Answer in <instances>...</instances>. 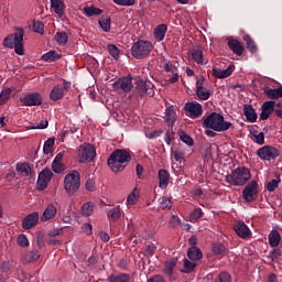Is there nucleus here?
<instances>
[{
  "instance_id": "2eb2a0df",
  "label": "nucleus",
  "mask_w": 282,
  "mask_h": 282,
  "mask_svg": "<svg viewBox=\"0 0 282 282\" xmlns=\"http://www.w3.org/2000/svg\"><path fill=\"white\" fill-rule=\"evenodd\" d=\"M22 102L23 105H25V107H39V105L43 104V98L41 97V94L33 93V94L26 95L22 99Z\"/></svg>"
},
{
  "instance_id": "4c0bfd02",
  "label": "nucleus",
  "mask_w": 282,
  "mask_h": 282,
  "mask_svg": "<svg viewBox=\"0 0 282 282\" xmlns=\"http://www.w3.org/2000/svg\"><path fill=\"white\" fill-rule=\"evenodd\" d=\"M99 25L104 30V32H110L111 31V18H109L108 15L102 17L99 20Z\"/></svg>"
},
{
  "instance_id": "bb28decb",
  "label": "nucleus",
  "mask_w": 282,
  "mask_h": 282,
  "mask_svg": "<svg viewBox=\"0 0 282 282\" xmlns=\"http://www.w3.org/2000/svg\"><path fill=\"white\" fill-rule=\"evenodd\" d=\"M196 268H197V261L188 260L185 258L183 260V269H181V272H183V274H191V272H195Z\"/></svg>"
},
{
  "instance_id": "774afa93",
  "label": "nucleus",
  "mask_w": 282,
  "mask_h": 282,
  "mask_svg": "<svg viewBox=\"0 0 282 282\" xmlns=\"http://www.w3.org/2000/svg\"><path fill=\"white\" fill-rule=\"evenodd\" d=\"M148 282H166V281L164 280V276L156 274V275L150 278L148 280Z\"/></svg>"
},
{
  "instance_id": "37998d69",
  "label": "nucleus",
  "mask_w": 282,
  "mask_h": 282,
  "mask_svg": "<svg viewBox=\"0 0 282 282\" xmlns=\"http://www.w3.org/2000/svg\"><path fill=\"white\" fill-rule=\"evenodd\" d=\"M12 96V89L4 88L2 89L0 94V105H6L10 100V97Z\"/></svg>"
},
{
  "instance_id": "393cba45",
  "label": "nucleus",
  "mask_w": 282,
  "mask_h": 282,
  "mask_svg": "<svg viewBox=\"0 0 282 282\" xmlns=\"http://www.w3.org/2000/svg\"><path fill=\"white\" fill-rule=\"evenodd\" d=\"M159 186L160 188H166L171 180V174L166 170H159Z\"/></svg>"
},
{
  "instance_id": "2f4dec72",
  "label": "nucleus",
  "mask_w": 282,
  "mask_h": 282,
  "mask_svg": "<svg viewBox=\"0 0 282 282\" xmlns=\"http://www.w3.org/2000/svg\"><path fill=\"white\" fill-rule=\"evenodd\" d=\"M109 282H131V275L127 273L111 274L108 276Z\"/></svg>"
},
{
  "instance_id": "f8f14e48",
  "label": "nucleus",
  "mask_w": 282,
  "mask_h": 282,
  "mask_svg": "<svg viewBox=\"0 0 282 282\" xmlns=\"http://www.w3.org/2000/svg\"><path fill=\"white\" fill-rule=\"evenodd\" d=\"M257 195H259V184L257 181H251L248 185L245 186L242 191V197L248 203L254 202L257 199Z\"/></svg>"
},
{
  "instance_id": "72a5a7b5",
  "label": "nucleus",
  "mask_w": 282,
  "mask_h": 282,
  "mask_svg": "<svg viewBox=\"0 0 282 282\" xmlns=\"http://www.w3.org/2000/svg\"><path fill=\"white\" fill-rule=\"evenodd\" d=\"M61 54L56 53V51H50L42 55V61L54 63L59 61Z\"/></svg>"
},
{
  "instance_id": "4468645a",
  "label": "nucleus",
  "mask_w": 282,
  "mask_h": 282,
  "mask_svg": "<svg viewBox=\"0 0 282 282\" xmlns=\"http://www.w3.org/2000/svg\"><path fill=\"white\" fill-rule=\"evenodd\" d=\"M234 230L236 235L240 237V239H250V237H252V231L243 221L235 223Z\"/></svg>"
},
{
  "instance_id": "1a4fd4ad",
  "label": "nucleus",
  "mask_w": 282,
  "mask_h": 282,
  "mask_svg": "<svg viewBox=\"0 0 282 282\" xmlns=\"http://www.w3.org/2000/svg\"><path fill=\"white\" fill-rule=\"evenodd\" d=\"M257 155L260 158V160L270 162V160H276V158L281 155V151L272 145H263L257 150Z\"/></svg>"
},
{
  "instance_id": "c85d7f7f",
  "label": "nucleus",
  "mask_w": 282,
  "mask_h": 282,
  "mask_svg": "<svg viewBox=\"0 0 282 282\" xmlns=\"http://www.w3.org/2000/svg\"><path fill=\"white\" fill-rule=\"evenodd\" d=\"M265 96L270 98L271 100H279V98H282V86L278 88H267L264 89Z\"/></svg>"
},
{
  "instance_id": "69168bd1",
  "label": "nucleus",
  "mask_w": 282,
  "mask_h": 282,
  "mask_svg": "<svg viewBox=\"0 0 282 282\" xmlns=\"http://www.w3.org/2000/svg\"><path fill=\"white\" fill-rule=\"evenodd\" d=\"M278 186H279V181L272 180L271 182H269V183L267 184V189H268L270 193H272V192L275 191V188H276Z\"/></svg>"
},
{
  "instance_id": "bf43d9fd",
  "label": "nucleus",
  "mask_w": 282,
  "mask_h": 282,
  "mask_svg": "<svg viewBox=\"0 0 282 282\" xmlns=\"http://www.w3.org/2000/svg\"><path fill=\"white\" fill-rule=\"evenodd\" d=\"M281 256H282V252H281V249H279V248L273 249V250L270 252V259H271V261H279V259H281Z\"/></svg>"
},
{
  "instance_id": "052dcab7",
  "label": "nucleus",
  "mask_w": 282,
  "mask_h": 282,
  "mask_svg": "<svg viewBox=\"0 0 282 282\" xmlns=\"http://www.w3.org/2000/svg\"><path fill=\"white\" fill-rule=\"evenodd\" d=\"M52 171H54V173H63V171H65V165L63 163L53 162Z\"/></svg>"
},
{
  "instance_id": "f257e3e1",
  "label": "nucleus",
  "mask_w": 282,
  "mask_h": 282,
  "mask_svg": "<svg viewBox=\"0 0 282 282\" xmlns=\"http://www.w3.org/2000/svg\"><path fill=\"white\" fill-rule=\"evenodd\" d=\"M131 162V154L126 150L113 151L108 159V166L113 173L124 171L127 164Z\"/></svg>"
},
{
  "instance_id": "3c124183",
  "label": "nucleus",
  "mask_w": 282,
  "mask_h": 282,
  "mask_svg": "<svg viewBox=\"0 0 282 282\" xmlns=\"http://www.w3.org/2000/svg\"><path fill=\"white\" fill-rule=\"evenodd\" d=\"M227 251L228 249H226V246L221 243L213 245V252L215 254H220V257H224V254H226Z\"/></svg>"
},
{
  "instance_id": "4be33fe9",
  "label": "nucleus",
  "mask_w": 282,
  "mask_h": 282,
  "mask_svg": "<svg viewBox=\"0 0 282 282\" xmlns=\"http://www.w3.org/2000/svg\"><path fill=\"white\" fill-rule=\"evenodd\" d=\"M41 257V253H39L36 250L25 251L21 256L22 263L24 265H28V263H32L33 261H39Z\"/></svg>"
},
{
  "instance_id": "338daca9",
  "label": "nucleus",
  "mask_w": 282,
  "mask_h": 282,
  "mask_svg": "<svg viewBox=\"0 0 282 282\" xmlns=\"http://www.w3.org/2000/svg\"><path fill=\"white\" fill-rule=\"evenodd\" d=\"M273 111L278 118L282 119V104L274 105Z\"/></svg>"
},
{
  "instance_id": "ea45409f",
  "label": "nucleus",
  "mask_w": 282,
  "mask_h": 282,
  "mask_svg": "<svg viewBox=\"0 0 282 282\" xmlns=\"http://www.w3.org/2000/svg\"><path fill=\"white\" fill-rule=\"evenodd\" d=\"M243 41L247 44V50H249V52H251V54H254V52H257V43L254 42V40H252V37H250V35H245Z\"/></svg>"
},
{
  "instance_id": "79ce46f5",
  "label": "nucleus",
  "mask_w": 282,
  "mask_h": 282,
  "mask_svg": "<svg viewBox=\"0 0 282 282\" xmlns=\"http://www.w3.org/2000/svg\"><path fill=\"white\" fill-rule=\"evenodd\" d=\"M82 215L84 217H90V215H94V204L93 203H85L82 206Z\"/></svg>"
},
{
  "instance_id": "c756f323",
  "label": "nucleus",
  "mask_w": 282,
  "mask_h": 282,
  "mask_svg": "<svg viewBox=\"0 0 282 282\" xmlns=\"http://www.w3.org/2000/svg\"><path fill=\"white\" fill-rule=\"evenodd\" d=\"M187 257L191 261H202L204 254H202V250L197 247H191L187 251Z\"/></svg>"
},
{
  "instance_id": "c9c22d12",
  "label": "nucleus",
  "mask_w": 282,
  "mask_h": 282,
  "mask_svg": "<svg viewBox=\"0 0 282 282\" xmlns=\"http://www.w3.org/2000/svg\"><path fill=\"white\" fill-rule=\"evenodd\" d=\"M175 265H177V261L174 259L169 260L164 263L163 272L164 274H167V276H171L173 274V271L175 270Z\"/></svg>"
},
{
  "instance_id": "a18cd8bd",
  "label": "nucleus",
  "mask_w": 282,
  "mask_h": 282,
  "mask_svg": "<svg viewBox=\"0 0 282 282\" xmlns=\"http://www.w3.org/2000/svg\"><path fill=\"white\" fill-rule=\"evenodd\" d=\"M55 41L58 45H65L68 41L67 33L65 31H59L55 34Z\"/></svg>"
},
{
  "instance_id": "7c9ffc66",
  "label": "nucleus",
  "mask_w": 282,
  "mask_h": 282,
  "mask_svg": "<svg viewBox=\"0 0 282 282\" xmlns=\"http://www.w3.org/2000/svg\"><path fill=\"white\" fill-rule=\"evenodd\" d=\"M166 30H169V28L166 26V24H159L155 29H154V39L156 41H164V36H166Z\"/></svg>"
},
{
  "instance_id": "6e6552de",
  "label": "nucleus",
  "mask_w": 282,
  "mask_h": 282,
  "mask_svg": "<svg viewBox=\"0 0 282 282\" xmlns=\"http://www.w3.org/2000/svg\"><path fill=\"white\" fill-rule=\"evenodd\" d=\"M69 89H72V84L67 80H63L62 84L55 85L50 93L51 100H53L54 102H56L57 100H62V98L65 97V94H67Z\"/></svg>"
},
{
  "instance_id": "7ed1b4c3",
  "label": "nucleus",
  "mask_w": 282,
  "mask_h": 282,
  "mask_svg": "<svg viewBox=\"0 0 282 282\" xmlns=\"http://www.w3.org/2000/svg\"><path fill=\"white\" fill-rule=\"evenodd\" d=\"M204 127L206 129H213V131L221 132V131H228V129L232 127V123L225 121L224 116L217 112H212L204 120Z\"/></svg>"
},
{
  "instance_id": "6ab92c4d",
  "label": "nucleus",
  "mask_w": 282,
  "mask_h": 282,
  "mask_svg": "<svg viewBox=\"0 0 282 282\" xmlns=\"http://www.w3.org/2000/svg\"><path fill=\"white\" fill-rule=\"evenodd\" d=\"M120 217H122V208L120 207V205L112 207L107 213V219L110 224H116L120 221Z\"/></svg>"
},
{
  "instance_id": "a19ab883",
  "label": "nucleus",
  "mask_w": 282,
  "mask_h": 282,
  "mask_svg": "<svg viewBox=\"0 0 282 282\" xmlns=\"http://www.w3.org/2000/svg\"><path fill=\"white\" fill-rule=\"evenodd\" d=\"M173 207V203L171 202V197L169 196H163L160 198V208L162 210H171V208Z\"/></svg>"
},
{
  "instance_id": "6e6d98bb",
  "label": "nucleus",
  "mask_w": 282,
  "mask_h": 282,
  "mask_svg": "<svg viewBox=\"0 0 282 282\" xmlns=\"http://www.w3.org/2000/svg\"><path fill=\"white\" fill-rule=\"evenodd\" d=\"M52 149H54V139H48L44 142L43 151L45 155H50V153L52 152Z\"/></svg>"
},
{
  "instance_id": "ddd939ff",
  "label": "nucleus",
  "mask_w": 282,
  "mask_h": 282,
  "mask_svg": "<svg viewBox=\"0 0 282 282\" xmlns=\"http://www.w3.org/2000/svg\"><path fill=\"white\" fill-rule=\"evenodd\" d=\"M54 173L50 169H44L37 176V191H45Z\"/></svg>"
},
{
  "instance_id": "a211bd4d",
  "label": "nucleus",
  "mask_w": 282,
  "mask_h": 282,
  "mask_svg": "<svg viewBox=\"0 0 282 282\" xmlns=\"http://www.w3.org/2000/svg\"><path fill=\"white\" fill-rule=\"evenodd\" d=\"M39 224V213L34 212L33 214L28 215L22 221V228L24 230H30Z\"/></svg>"
},
{
  "instance_id": "e433bc0d",
  "label": "nucleus",
  "mask_w": 282,
  "mask_h": 282,
  "mask_svg": "<svg viewBox=\"0 0 282 282\" xmlns=\"http://www.w3.org/2000/svg\"><path fill=\"white\" fill-rule=\"evenodd\" d=\"M139 197H140V189L134 187L131 194L127 198V204H129V206H134V204L138 203Z\"/></svg>"
},
{
  "instance_id": "cd10ccee",
  "label": "nucleus",
  "mask_w": 282,
  "mask_h": 282,
  "mask_svg": "<svg viewBox=\"0 0 282 282\" xmlns=\"http://www.w3.org/2000/svg\"><path fill=\"white\" fill-rule=\"evenodd\" d=\"M177 115L175 113V107L170 106L165 109V121L167 122L169 127H173L175 124V120Z\"/></svg>"
},
{
  "instance_id": "13d9d810",
  "label": "nucleus",
  "mask_w": 282,
  "mask_h": 282,
  "mask_svg": "<svg viewBox=\"0 0 282 282\" xmlns=\"http://www.w3.org/2000/svg\"><path fill=\"white\" fill-rule=\"evenodd\" d=\"M18 246H21V248H28V246H30V241L25 235H20L18 237Z\"/></svg>"
},
{
  "instance_id": "864d4df0",
  "label": "nucleus",
  "mask_w": 282,
  "mask_h": 282,
  "mask_svg": "<svg viewBox=\"0 0 282 282\" xmlns=\"http://www.w3.org/2000/svg\"><path fill=\"white\" fill-rule=\"evenodd\" d=\"M33 32L37 34H45V25L41 21L33 22Z\"/></svg>"
},
{
  "instance_id": "09e8293b",
  "label": "nucleus",
  "mask_w": 282,
  "mask_h": 282,
  "mask_svg": "<svg viewBox=\"0 0 282 282\" xmlns=\"http://www.w3.org/2000/svg\"><path fill=\"white\" fill-rule=\"evenodd\" d=\"M178 135L182 142H184L188 147H193V144H195V141H193V138H191V135H188L185 131H180Z\"/></svg>"
},
{
  "instance_id": "f3484780",
  "label": "nucleus",
  "mask_w": 282,
  "mask_h": 282,
  "mask_svg": "<svg viewBox=\"0 0 282 282\" xmlns=\"http://www.w3.org/2000/svg\"><path fill=\"white\" fill-rule=\"evenodd\" d=\"M274 105H276L275 101H265L262 104L260 120H268L270 118V115L274 112Z\"/></svg>"
},
{
  "instance_id": "aec40b11",
  "label": "nucleus",
  "mask_w": 282,
  "mask_h": 282,
  "mask_svg": "<svg viewBox=\"0 0 282 282\" xmlns=\"http://www.w3.org/2000/svg\"><path fill=\"white\" fill-rule=\"evenodd\" d=\"M213 74L215 76V78H228L230 76H232V73L235 72V66L234 65H229L226 69H220V68H213Z\"/></svg>"
},
{
  "instance_id": "4d7b16f0",
  "label": "nucleus",
  "mask_w": 282,
  "mask_h": 282,
  "mask_svg": "<svg viewBox=\"0 0 282 282\" xmlns=\"http://www.w3.org/2000/svg\"><path fill=\"white\" fill-rule=\"evenodd\" d=\"M172 155L176 162H184V151L182 150H175L172 152Z\"/></svg>"
},
{
  "instance_id": "49530a36",
  "label": "nucleus",
  "mask_w": 282,
  "mask_h": 282,
  "mask_svg": "<svg viewBox=\"0 0 282 282\" xmlns=\"http://www.w3.org/2000/svg\"><path fill=\"white\" fill-rule=\"evenodd\" d=\"M202 217H204V212L197 207L189 214V221H199Z\"/></svg>"
},
{
  "instance_id": "8fccbe9b",
  "label": "nucleus",
  "mask_w": 282,
  "mask_h": 282,
  "mask_svg": "<svg viewBox=\"0 0 282 282\" xmlns=\"http://www.w3.org/2000/svg\"><path fill=\"white\" fill-rule=\"evenodd\" d=\"M18 173H23L24 175H30L32 173V167L28 165V163H19L17 165Z\"/></svg>"
},
{
  "instance_id": "9b49d317",
  "label": "nucleus",
  "mask_w": 282,
  "mask_h": 282,
  "mask_svg": "<svg viewBox=\"0 0 282 282\" xmlns=\"http://www.w3.org/2000/svg\"><path fill=\"white\" fill-rule=\"evenodd\" d=\"M96 158V148L89 143H84L79 151V162L85 164V162H91Z\"/></svg>"
},
{
  "instance_id": "680f3d73",
  "label": "nucleus",
  "mask_w": 282,
  "mask_h": 282,
  "mask_svg": "<svg viewBox=\"0 0 282 282\" xmlns=\"http://www.w3.org/2000/svg\"><path fill=\"white\" fill-rule=\"evenodd\" d=\"M117 6L131 7L135 6V0H113Z\"/></svg>"
},
{
  "instance_id": "39448f33",
  "label": "nucleus",
  "mask_w": 282,
  "mask_h": 282,
  "mask_svg": "<svg viewBox=\"0 0 282 282\" xmlns=\"http://www.w3.org/2000/svg\"><path fill=\"white\" fill-rule=\"evenodd\" d=\"M153 50V43L144 40H139L132 44L131 54L134 58H147Z\"/></svg>"
},
{
  "instance_id": "5fc2aeb1",
  "label": "nucleus",
  "mask_w": 282,
  "mask_h": 282,
  "mask_svg": "<svg viewBox=\"0 0 282 282\" xmlns=\"http://www.w3.org/2000/svg\"><path fill=\"white\" fill-rule=\"evenodd\" d=\"M253 142H256V144H260V147H263V144H265V134L263 132L253 134Z\"/></svg>"
},
{
  "instance_id": "5701e85b",
  "label": "nucleus",
  "mask_w": 282,
  "mask_h": 282,
  "mask_svg": "<svg viewBox=\"0 0 282 282\" xmlns=\"http://www.w3.org/2000/svg\"><path fill=\"white\" fill-rule=\"evenodd\" d=\"M51 10L61 19L65 14V2L63 0H51Z\"/></svg>"
},
{
  "instance_id": "20e7f679",
  "label": "nucleus",
  "mask_w": 282,
  "mask_h": 282,
  "mask_svg": "<svg viewBox=\"0 0 282 282\" xmlns=\"http://www.w3.org/2000/svg\"><path fill=\"white\" fill-rule=\"evenodd\" d=\"M251 174L248 167H238L226 176V182L231 186H243L250 180Z\"/></svg>"
},
{
  "instance_id": "0eeeda50",
  "label": "nucleus",
  "mask_w": 282,
  "mask_h": 282,
  "mask_svg": "<svg viewBox=\"0 0 282 282\" xmlns=\"http://www.w3.org/2000/svg\"><path fill=\"white\" fill-rule=\"evenodd\" d=\"M112 89L117 91V94H129V91L133 89V77L127 76L119 78L112 84Z\"/></svg>"
},
{
  "instance_id": "f704fd0d",
  "label": "nucleus",
  "mask_w": 282,
  "mask_h": 282,
  "mask_svg": "<svg viewBox=\"0 0 282 282\" xmlns=\"http://www.w3.org/2000/svg\"><path fill=\"white\" fill-rule=\"evenodd\" d=\"M192 58L197 65H204V51L202 48L192 51Z\"/></svg>"
},
{
  "instance_id": "c03bdc74",
  "label": "nucleus",
  "mask_w": 282,
  "mask_h": 282,
  "mask_svg": "<svg viewBox=\"0 0 282 282\" xmlns=\"http://www.w3.org/2000/svg\"><path fill=\"white\" fill-rule=\"evenodd\" d=\"M107 51L109 52L110 56L115 58V61H118L120 58V48H118L116 44H109L107 46Z\"/></svg>"
},
{
  "instance_id": "b1692460",
  "label": "nucleus",
  "mask_w": 282,
  "mask_h": 282,
  "mask_svg": "<svg viewBox=\"0 0 282 282\" xmlns=\"http://www.w3.org/2000/svg\"><path fill=\"white\" fill-rule=\"evenodd\" d=\"M243 116L247 118L248 122H254L257 118H259L252 105L243 106Z\"/></svg>"
},
{
  "instance_id": "603ef678",
  "label": "nucleus",
  "mask_w": 282,
  "mask_h": 282,
  "mask_svg": "<svg viewBox=\"0 0 282 282\" xmlns=\"http://www.w3.org/2000/svg\"><path fill=\"white\" fill-rule=\"evenodd\" d=\"M215 282H232V276L228 272H221L217 275Z\"/></svg>"
},
{
  "instance_id": "58836bf2",
  "label": "nucleus",
  "mask_w": 282,
  "mask_h": 282,
  "mask_svg": "<svg viewBox=\"0 0 282 282\" xmlns=\"http://www.w3.org/2000/svg\"><path fill=\"white\" fill-rule=\"evenodd\" d=\"M84 14H86L87 17H98V14H102V11L100 8H96L94 6L85 7Z\"/></svg>"
},
{
  "instance_id": "a878e982",
  "label": "nucleus",
  "mask_w": 282,
  "mask_h": 282,
  "mask_svg": "<svg viewBox=\"0 0 282 282\" xmlns=\"http://www.w3.org/2000/svg\"><path fill=\"white\" fill-rule=\"evenodd\" d=\"M56 213H58L56 206L52 204L47 205L41 218L42 221H48V219H54L56 217Z\"/></svg>"
},
{
  "instance_id": "9d476101",
  "label": "nucleus",
  "mask_w": 282,
  "mask_h": 282,
  "mask_svg": "<svg viewBox=\"0 0 282 282\" xmlns=\"http://www.w3.org/2000/svg\"><path fill=\"white\" fill-rule=\"evenodd\" d=\"M134 94L137 96H155V90L153 89V83L144 79H139L134 87Z\"/></svg>"
},
{
  "instance_id": "423d86ee",
  "label": "nucleus",
  "mask_w": 282,
  "mask_h": 282,
  "mask_svg": "<svg viewBox=\"0 0 282 282\" xmlns=\"http://www.w3.org/2000/svg\"><path fill=\"white\" fill-rule=\"evenodd\" d=\"M80 188V173L72 171L64 177V189L68 195H74Z\"/></svg>"
},
{
  "instance_id": "dca6fc26",
  "label": "nucleus",
  "mask_w": 282,
  "mask_h": 282,
  "mask_svg": "<svg viewBox=\"0 0 282 282\" xmlns=\"http://www.w3.org/2000/svg\"><path fill=\"white\" fill-rule=\"evenodd\" d=\"M185 111H187L188 116L195 120V118H199L203 113V108L200 104L197 102H188L185 105Z\"/></svg>"
},
{
  "instance_id": "de8ad7c7",
  "label": "nucleus",
  "mask_w": 282,
  "mask_h": 282,
  "mask_svg": "<svg viewBox=\"0 0 282 282\" xmlns=\"http://www.w3.org/2000/svg\"><path fill=\"white\" fill-rule=\"evenodd\" d=\"M196 96H198L199 100H208L210 98V91L207 88L199 87L196 89Z\"/></svg>"
},
{
  "instance_id": "f03ea898",
  "label": "nucleus",
  "mask_w": 282,
  "mask_h": 282,
  "mask_svg": "<svg viewBox=\"0 0 282 282\" xmlns=\"http://www.w3.org/2000/svg\"><path fill=\"white\" fill-rule=\"evenodd\" d=\"M23 36H25V31L23 29H17L13 34H9L4 37V47L14 50L15 54L23 56V54H25V50L23 48Z\"/></svg>"
},
{
  "instance_id": "473e14b6",
  "label": "nucleus",
  "mask_w": 282,
  "mask_h": 282,
  "mask_svg": "<svg viewBox=\"0 0 282 282\" xmlns=\"http://www.w3.org/2000/svg\"><path fill=\"white\" fill-rule=\"evenodd\" d=\"M279 243H281V234H279L276 230H272L269 234V245L271 248H278Z\"/></svg>"
},
{
  "instance_id": "412c9836",
  "label": "nucleus",
  "mask_w": 282,
  "mask_h": 282,
  "mask_svg": "<svg viewBox=\"0 0 282 282\" xmlns=\"http://www.w3.org/2000/svg\"><path fill=\"white\" fill-rule=\"evenodd\" d=\"M228 47L236 56H243V44L236 39H228Z\"/></svg>"
},
{
  "instance_id": "0e129e2a",
  "label": "nucleus",
  "mask_w": 282,
  "mask_h": 282,
  "mask_svg": "<svg viewBox=\"0 0 282 282\" xmlns=\"http://www.w3.org/2000/svg\"><path fill=\"white\" fill-rule=\"evenodd\" d=\"M164 69H165V72H167V74H175V73H177V67H175V65H173L170 62L164 64Z\"/></svg>"
},
{
  "instance_id": "e2e57ef3",
  "label": "nucleus",
  "mask_w": 282,
  "mask_h": 282,
  "mask_svg": "<svg viewBox=\"0 0 282 282\" xmlns=\"http://www.w3.org/2000/svg\"><path fill=\"white\" fill-rule=\"evenodd\" d=\"M155 250H156L155 245H148L144 250L145 257L148 258L153 257V254H155Z\"/></svg>"
}]
</instances>
